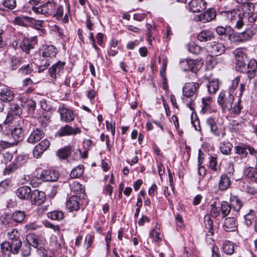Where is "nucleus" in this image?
<instances>
[{
    "label": "nucleus",
    "instance_id": "nucleus-4",
    "mask_svg": "<svg viewBox=\"0 0 257 257\" xmlns=\"http://www.w3.org/2000/svg\"><path fill=\"white\" fill-rule=\"evenodd\" d=\"M222 16L225 18L226 21L235 24V27L237 29H240L243 26L242 15L238 14L235 10L224 12L222 13Z\"/></svg>",
    "mask_w": 257,
    "mask_h": 257
},
{
    "label": "nucleus",
    "instance_id": "nucleus-58",
    "mask_svg": "<svg viewBox=\"0 0 257 257\" xmlns=\"http://www.w3.org/2000/svg\"><path fill=\"white\" fill-rule=\"evenodd\" d=\"M211 209L210 213L211 216L214 218H216L220 215V212L221 211L220 209H219L217 207L211 205Z\"/></svg>",
    "mask_w": 257,
    "mask_h": 257
},
{
    "label": "nucleus",
    "instance_id": "nucleus-46",
    "mask_svg": "<svg viewBox=\"0 0 257 257\" xmlns=\"http://www.w3.org/2000/svg\"><path fill=\"white\" fill-rule=\"evenodd\" d=\"M18 167L19 165L17 163H13L6 167L4 173L5 175H9L15 172Z\"/></svg>",
    "mask_w": 257,
    "mask_h": 257
},
{
    "label": "nucleus",
    "instance_id": "nucleus-32",
    "mask_svg": "<svg viewBox=\"0 0 257 257\" xmlns=\"http://www.w3.org/2000/svg\"><path fill=\"white\" fill-rule=\"evenodd\" d=\"M189 67H187L186 69L188 70H191L193 72H196L198 71L202 66V63L201 61L198 60L189 59Z\"/></svg>",
    "mask_w": 257,
    "mask_h": 257
},
{
    "label": "nucleus",
    "instance_id": "nucleus-21",
    "mask_svg": "<svg viewBox=\"0 0 257 257\" xmlns=\"http://www.w3.org/2000/svg\"><path fill=\"white\" fill-rule=\"evenodd\" d=\"M257 71V61L255 59H251L247 65L246 73L249 79L254 77Z\"/></svg>",
    "mask_w": 257,
    "mask_h": 257
},
{
    "label": "nucleus",
    "instance_id": "nucleus-62",
    "mask_svg": "<svg viewBox=\"0 0 257 257\" xmlns=\"http://www.w3.org/2000/svg\"><path fill=\"white\" fill-rule=\"evenodd\" d=\"M175 219H176L177 225L178 227L181 228L182 227H183L184 226L183 218L180 214H177L176 215Z\"/></svg>",
    "mask_w": 257,
    "mask_h": 257
},
{
    "label": "nucleus",
    "instance_id": "nucleus-54",
    "mask_svg": "<svg viewBox=\"0 0 257 257\" xmlns=\"http://www.w3.org/2000/svg\"><path fill=\"white\" fill-rule=\"evenodd\" d=\"M239 82V77H237L234 80L232 81L231 85L229 88V93H231L233 95L234 91L236 88L237 86L238 85Z\"/></svg>",
    "mask_w": 257,
    "mask_h": 257
},
{
    "label": "nucleus",
    "instance_id": "nucleus-55",
    "mask_svg": "<svg viewBox=\"0 0 257 257\" xmlns=\"http://www.w3.org/2000/svg\"><path fill=\"white\" fill-rule=\"evenodd\" d=\"M37 146L41 149H43V151L45 152L49 148L50 143L49 140L45 139L41 141Z\"/></svg>",
    "mask_w": 257,
    "mask_h": 257
},
{
    "label": "nucleus",
    "instance_id": "nucleus-2",
    "mask_svg": "<svg viewBox=\"0 0 257 257\" xmlns=\"http://www.w3.org/2000/svg\"><path fill=\"white\" fill-rule=\"evenodd\" d=\"M43 52L40 56V68L42 70L46 69L51 63V60L55 57L57 50L53 45L43 46Z\"/></svg>",
    "mask_w": 257,
    "mask_h": 257
},
{
    "label": "nucleus",
    "instance_id": "nucleus-23",
    "mask_svg": "<svg viewBox=\"0 0 257 257\" xmlns=\"http://www.w3.org/2000/svg\"><path fill=\"white\" fill-rule=\"evenodd\" d=\"M230 176L227 174H222L218 182V189L220 191H224L227 189L230 185Z\"/></svg>",
    "mask_w": 257,
    "mask_h": 257
},
{
    "label": "nucleus",
    "instance_id": "nucleus-17",
    "mask_svg": "<svg viewBox=\"0 0 257 257\" xmlns=\"http://www.w3.org/2000/svg\"><path fill=\"white\" fill-rule=\"evenodd\" d=\"M36 21L33 18L29 17H17L14 20V23L19 26L27 27L30 25L35 24Z\"/></svg>",
    "mask_w": 257,
    "mask_h": 257
},
{
    "label": "nucleus",
    "instance_id": "nucleus-13",
    "mask_svg": "<svg viewBox=\"0 0 257 257\" xmlns=\"http://www.w3.org/2000/svg\"><path fill=\"white\" fill-rule=\"evenodd\" d=\"M235 153L238 154L242 158L246 157L248 153L252 155H256V151L253 148L247 145H241L235 147Z\"/></svg>",
    "mask_w": 257,
    "mask_h": 257
},
{
    "label": "nucleus",
    "instance_id": "nucleus-61",
    "mask_svg": "<svg viewBox=\"0 0 257 257\" xmlns=\"http://www.w3.org/2000/svg\"><path fill=\"white\" fill-rule=\"evenodd\" d=\"M39 253L43 257H51L50 253L43 247H40L38 249Z\"/></svg>",
    "mask_w": 257,
    "mask_h": 257
},
{
    "label": "nucleus",
    "instance_id": "nucleus-59",
    "mask_svg": "<svg viewBox=\"0 0 257 257\" xmlns=\"http://www.w3.org/2000/svg\"><path fill=\"white\" fill-rule=\"evenodd\" d=\"M217 159L215 157H211L209 160V167L214 171H216Z\"/></svg>",
    "mask_w": 257,
    "mask_h": 257
},
{
    "label": "nucleus",
    "instance_id": "nucleus-35",
    "mask_svg": "<svg viewBox=\"0 0 257 257\" xmlns=\"http://www.w3.org/2000/svg\"><path fill=\"white\" fill-rule=\"evenodd\" d=\"M246 36H249V34L247 31H245L242 33L239 34H233L229 36V39L232 41L241 42L246 39Z\"/></svg>",
    "mask_w": 257,
    "mask_h": 257
},
{
    "label": "nucleus",
    "instance_id": "nucleus-27",
    "mask_svg": "<svg viewBox=\"0 0 257 257\" xmlns=\"http://www.w3.org/2000/svg\"><path fill=\"white\" fill-rule=\"evenodd\" d=\"M146 36L147 37V40L150 45H152V42L154 37L156 35V28L154 26L147 24L146 25Z\"/></svg>",
    "mask_w": 257,
    "mask_h": 257
},
{
    "label": "nucleus",
    "instance_id": "nucleus-39",
    "mask_svg": "<svg viewBox=\"0 0 257 257\" xmlns=\"http://www.w3.org/2000/svg\"><path fill=\"white\" fill-rule=\"evenodd\" d=\"M26 240L28 243L27 245L33 246L36 248L38 246L39 243L36 236L33 233H29L26 236Z\"/></svg>",
    "mask_w": 257,
    "mask_h": 257
},
{
    "label": "nucleus",
    "instance_id": "nucleus-49",
    "mask_svg": "<svg viewBox=\"0 0 257 257\" xmlns=\"http://www.w3.org/2000/svg\"><path fill=\"white\" fill-rule=\"evenodd\" d=\"M241 108L242 107L240 104V101L238 100L236 103L234 104L233 107L231 106V110L228 112V113L231 115L238 114L240 112Z\"/></svg>",
    "mask_w": 257,
    "mask_h": 257
},
{
    "label": "nucleus",
    "instance_id": "nucleus-36",
    "mask_svg": "<svg viewBox=\"0 0 257 257\" xmlns=\"http://www.w3.org/2000/svg\"><path fill=\"white\" fill-rule=\"evenodd\" d=\"M84 173V167L83 165H79L74 168L70 173L72 178H77L81 177Z\"/></svg>",
    "mask_w": 257,
    "mask_h": 257
},
{
    "label": "nucleus",
    "instance_id": "nucleus-57",
    "mask_svg": "<svg viewBox=\"0 0 257 257\" xmlns=\"http://www.w3.org/2000/svg\"><path fill=\"white\" fill-rule=\"evenodd\" d=\"M31 247L29 245H25L22 248V256L23 257L29 256L31 254Z\"/></svg>",
    "mask_w": 257,
    "mask_h": 257
},
{
    "label": "nucleus",
    "instance_id": "nucleus-10",
    "mask_svg": "<svg viewBox=\"0 0 257 257\" xmlns=\"http://www.w3.org/2000/svg\"><path fill=\"white\" fill-rule=\"evenodd\" d=\"M46 199L45 193L38 190L32 191L30 196L31 202L33 204L39 205L43 203Z\"/></svg>",
    "mask_w": 257,
    "mask_h": 257
},
{
    "label": "nucleus",
    "instance_id": "nucleus-6",
    "mask_svg": "<svg viewBox=\"0 0 257 257\" xmlns=\"http://www.w3.org/2000/svg\"><path fill=\"white\" fill-rule=\"evenodd\" d=\"M199 84L196 82H188L185 84L183 88V95L187 97H193L197 93Z\"/></svg>",
    "mask_w": 257,
    "mask_h": 257
},
{
    "label": "nucleus",
    "instance_id": "nucleus-31",
    "mask_svg": "<svg viewBox=\"0 0 257 257\" xmlns=\"http://www.w3.org/2000/svg\"><path fill=\"white\" fill-rule=\"evenodd\" d=\"M235 244L230 241L226 240L222 245V249L227 254H232L234 253Z\"/></svg>",
    "mask_w": 257,
    "mask_h": 257
},
{
    "label": "nucleus",
    "instance_id": "nucleus-48",
    "mask_svg": "<svg viewBox=\"0 0 257 257\" xmlns=\"http://www.w3.org/2000/svg\"><path fill=\"white\" fill-rule=\"evenodd\" d=\"M13 146H14V144L8 137L0 141V150L5 149Z\"/></svg>",
    "mask_w": 257,
    "mask_h": 257
},
{
    "label": "nucleus",
    "instance_id": "nucleus-20",
    "mask_svg": "<svg viewBox=\"0 0 257 257\" xmlns=\"http://www.w3.org/2000/svg\"><path fill=\"white\" fill-rule=\"evenodd\" d=\"M223 228L227 232L235 231L237 229V224L235 218H226L224 221Z\"/></svg>",
    "mask_w": 257,
    "mask_h": 257
},
{
    "label": "nucleus",
    "instance_id": "nucleus-12",
    "mask_svg": "<svg viewBox=\"0 0 257 257\" xmlns=\"http://www.w3.org/2000/svg\"><path fill=\"white\" fill-rule=\"evenodd\" d=\"M24 134L21 126H17L14 128L11 131V135L8 136L10 141L13 143L14 145H17L18 143L23 139Z\"/></svg>",
    "mask_w": 257,
    "mask_h": 257
},
{
    "label": "nucleus",
    "instance_id": "nucleus-50",
    "mask_svg": "<svg viewBox=\"0 0 257 257\" xmlns=\"http://www.w3.org/2000/svg\"><path fill=\"white\" fill-rule=\"evenodd\" d=\"M3 5L9 9H14L17 5L16 0H4Z\"/></svg>",
    "mask_w": 257,
    "mask_h": 257
},
{
    "label": "nucleus",
    "instance_id": "nucleus-51",
    "mask_svg": "<svg viewBox=\"0 0 257 257\" xmlns=\"http://www.w3.org/2000/svg\"><path fill=\"white\" fill-rule=\"evenodd\" d=\"M188 50L192 53L198 54L201 51V48L194 43H192L189 45Z\"/></svg>",
    "mask_w": 257,
    "mask_h": 257
},
{
    "label": "nucleus",
    "instance_id": "nucleus-64",
    "mask_svg": "<svg viewBox=\"0 0 257 257\" xmlns=\"http://www.w3.org/2000/svg\"><path fill=\"white\" fill-rule=\"evenodd\" d=\"M248 17V21L250 23L254 22L257 19V12H253L250 14H248L246 16Z\"/></svg>",
    "mask_w": 257,
    "mask_h": 257
},
{
    "label": "nucleus",
    "instance_id": "nucleus-45",
    "mask_svg": "<svg viewBox=\"0 0 257 257\" xmlns=\"http://www.w3.org/2000/svg\"><path fill=\"white\" fill-rule=\"evenodd\" d=\"M32 64H28L21 67L19 69V73L22 75L30 74L33 71Z\"/></svg>",
    "mask_w": 257,
    "mask_h": 257
},
{
    "label": "nucleus",
    "instance_id": "nucleus-29",
    "mask_svg": "<svg viewBox=\"0 0 257 257\" xmlns=\"http://www.w3.org/2000/svg\"><path fill=\"white\" fill-rule=\"evenodd\" d=\"M230 205L232 211L238 212L241 208L242 204L239 198L236 196H232L230 198Z\"/></svg>",
    "mask_w": 257,
    "mask_h": 257
},
{
    "label": "nucleus",
    "instance_id": "nucleus-19",
    "mask_svg": "<svg viewBox=\"0 0 257 257\" xmlns=\"http://www.w3.org/2000/svg\"><path fill=\"white\" fill-rule=\"evenodd\" d=\"M31 193L32 191L31 188L26 186L20 187L18 189L16 192L18 197L23 200L30 199Z\"/></svg>",
    "mask_w": 257,
    "mask_h": 257
},
{
    "label": "nucleus",
    "instance_id": "nucleus-25",
    "mask_svg": "<svg viewBox=\"0 0 257 257\" xmlns=\"http://www.w3.org/2000/svg\"><path fill=\"white\" fill-rule=\"evenodd\" d=\"M36 44L34 39L25 38L21 44V48L23 51L29 54L31 49L34 48V45Z\"/></svg>",
    "mask_w": 257,
    "mask_h": 257
},
{
    "label": "nucleus",
    "instance_id": "nucleus-47",
    "mask_svg": "<svg viewBox=\"0 0 257 257\" xmlns=\"http://www.w3.org/2000/svg\"><path fill=\"white\" fill-rule=\"evenodd\" d=\"M3 218V222L5 225H8V226H14L16 225V224H15L14 220H13L12 215H11L6 214Z\"/></svg>",
    "mask_w": 257,
    "mask_h": 257
},
{
    "label": "nucleus",
    "instance_id": "nucleus-30",
    "mask_svg": "<svg viewBox=\"0 0 257 257\" xmlns=\"http://www.w3.org/2000/svg\"><path fill=\"white\" fill-rule=\"evenodd\" d=\"M244 175L251 180L257 182V170L253 167H248L244 170Z\"/></svg>",
    "mask_w": 257,
    "mask_h": 257
},
{
    "label": "nucleus",
    "instance_id": "nucleus-24",
    "mask_svg": "<svg viewBox=\"0 0 257 257\" xmlns=\"http://www.w3.org/2000/svg\"><path fill=\"white\" fill-rule=\"evenodd\" d=\"M244 221L247 226H249L252 222L254 221L255 229L257 231V210H250L249 212L244 216Z\"/></svg>",
    "mask_w": 257,
    "mask_h": 257
},
{
    "label": "nucleus",
    "instance_id": "nucleus-43",
    "mask_svg": "<svg viewBox=\"0 0 257 257\" xmlns=\"http://www.w3.org/2000/svg\"><path fill=\"white\" fill-rule=\"evenodd\" d=\"M71 154V147H66L63 149L59 150L57 152V155L59 158L64 159L67 158Z\"/></svg>",
    "mask_w": 257,
    "mask_h": 257
},
{
    "label": "nucleus",
    "instance_id": "nucleus-26",
    "mask_svg": "<svg viewBox=\"0 0 257 257\" xmlns=\"http://www.w3.org/2000/svg\"><path fill=\"white\" fill-rule=\"evenodd\" d=\"M214 37L213 33L209 30H203L198 35V40L201 42L211 41Z\"/></svg>",
    "mask_w": 257,
    "mask_h": 257
},
{
    "label": "nucleus",
    "instance_id": "nucleus-15",
    "mask_svg": "<svg viewBox=\"0 0 257 257\" xmlns=\"http://www.w3.org/2000/svg\"><path fill=\"white\" fill-rule=\"evenodd\" d=\"M207 50L212 55H220L225 51V47L223 44L214 42L207 47Z\"/></svg>",
    "mask_w": 257,
    "mask_h": 257
},
{
    "label": "nucleus",
    "instance_id": "nucleus-9",
    "mask_svg": "<svg viewBox=\"0 0 257 257\" xmlns=\"http://www.w3.org/2000/svg\"><path fill=\"white\" fill-rule=\"evenodd\" d=\"M206 8V3L204 0H191L189 3V9L193 13H199Z\"/></svg>",
    "mask_w": 257,
    "mask_h": 257
},
{
    "label": "nucleus",
    "instance_id": "nucleus-38",
    "mask_svg": "<svg viewBox=\"0 0 257 257\" xmlns=\"http://www.w3.org/2000/svg\"><path fill=\"white\" fill-rule=\"evenodd\" d=\"M220 210L221 211L222 217H225L229 214L231 211V208L227 202L223 201L221 204Z\"/></svg>",
    "mask_w": 257,
    "mask_h": 257
},
{
    "label": "nucleus",
    "instance_id": "nucleus-44",
    "mask_svg": "<svg viewBox=\"0 0 257 257\" xmlns=\"http://www.w3.org/2000/svg\"><path fill=\"white\" fill-rule=\"evenodd\" d=\"M9 113L19 117L22 113V110L18 104H11Z\"/></svg>",
    "mask_w": 257,
    "mask_h": 257
},
{
    "label": "nucleus",
    "instance_id": "nucleus-56",
    "mask_svg": "<svg viewBox=\"0 0 257 257\" xmlns=\"http://www.w3.org/2000/svg\"><path fill=\"white\" fill-rule=\"evenodd\" d=\"M44 151H43V149H41L37 145L35 147L33 150V155L36 158H39L43 154Z\"/></svg>",
    "mask_w": 257,
    "mask_h": 257
},
{
    "label": "nucleus",
    "instance_id": "nucleus-63",
    "mask_svg": "<svg viewBox=\"0 0 257 257\" xmlns=\"http://www.w3.org/2000/svg\"><path fill=\"white\" fill-rule=\"evenodd\" d=\"M244 7L247 8V14H250L254 12V6L252 3H246L244 5Z\"/></svg>",
    "mask_w": 257,
    "mask_h": 257
},
{
    "label": "nucleus",
    "instance_id": "nucleus-1",
    "mask_svg": "<svg viewBox=\"0 0 257 257\" xmlns=\"http://www.w3.org/2000/svg\"><path fill=\"white\" fill-rule=\"evenodd\" d=\"M20 233L17 229H13L7 232V236L10 240L1 244L2 248L17 254L22 246V241L20 239Z\"/></svg>",
    "mask_w": 257,
    "mask_h": 257
},
{
    "label": "nucleus",
    "instance_id": "nucleus-22",
    "mask_svg": "<svg viewBox=\"0 0 257 257\" xmlns=\"http://www.w3.org/2000/svg\"><path fill=\"white\" fill-rule=\"evenodd\" d=\"M44 133L39 129L33 131L28 138V142L31 144L36 143L40 141L44 137Z\"/></svg>",
    "mask_w": 257,
    "mask_h": 257
},
{
    "label": "nucleus",
    "instance_id": "nucleus-60",
    "mask_svg": "<svg viewBox=\"0 0 257 257\" xmlns=\"http://www.w3.org/2000/svg\"><path fill=\"white\" fill-rule=\"evenodd\" d=\"M245 67V61H236V68L238 71H243Z\"/></svg>",
    "mask_w": 257,
    "mask_h": 257
},
{
    "label": "nucleus",
    "instance_id": "nucleus-11",
    "mask_svg": "<svg viewBox=\"0 0 257 257\" xmlns=\"http://www.w3.org/2000/svg\"><path fill=\"white\" fill-rule=\"evenodd\" d=\"M65 62L59 61L49 68L48 72L50 77L56 79L60 76V73L63 71Z\"/></svg>",
    "mask_w": 257,
    "mask_h": 257
},
{
    "label": "nucleus",
    "instance_id": "nucleus-41",
    "mask_svg": "<svg viewBox=\"0 0 257 257\" xmlns=\"http://www.w3.org/2000/svg\"><path fill=\"white\" fill-rule=\"evenodd\" d=\"M208 90L210 94L215 93L219 88L218 81L217 80H213L209 82L207 85Z\"/></svg>",
    "mask_w": 257,
    "mask_h": 257
},
{
    "label": "nucleus",
    "instance_id": "nucleus-18",
    "mask_svg": "<svg viewBox=\"0 0 257 257\" xmlns=\"http://www.w3.org/2000/svg\"><path fill=\"white\" fill-rule=\"evenodd\" d=\"M14 98V92L8 87H4L0 90V99L5 102H9Z\"/></svg>",
    "mask_w": 257,
    "mask_h": 257
},
{
    "label": "nucleus",
    "instance_id": "nucleus-52",
    "mask_svg": "<svg viewBox=\"0 0 257 257\" xmlns=\"http://www.w3.org/2000/svg\"><path fill=\"white\" fill-rule=\"evenodd\" d=\"M202 101L203 105L202 107V110L204 112L207 111L208 108L211 103L212 98L210 96H207L203 98Z\"/></svg>",
    "mask_w": 257,
    "mask_h": 257
},
{
    "label": "nucleus",
    "instance_id": "nucleus-37",
    "mask_svg": "<svg viewBox=\"0 0 257 257\" xmlns=\"http://www.w3.org/2000/svg\"><path fill=\"white\" fill-rule=\"evenodd\" d=\"M232 148V145L231 143L228 142H223L220 145V150L223 154L227 155L230 154Z\"/></svg>",
    "mask_w": 257,
    "mask_h": 257
},
{
    "label": "nucleus",
    "instance_id": "nucleus-8",
    "mask_svg": "<svg viewBox=\"0 0 257 257\" xmlns=\"http://www.w3.org/2000/svg\"><path fill=\"white\" fill-rule=\"evenodd\" d=\"M216 17V12L214 9H209L203 13H201L195 17L196 22H201L205 23L213 20Z\"/></svg>",
    "mask_w": 257,
    "mask_h": 257
},
{
    "label": "nucleus",
    "instance_id": "nucleus-40",
    "mask_svg": "<svg viewBox=\"0 0 257 257\" xmlns=\"http://www.w3.org/2000/svg\"><path fill=\"white\" fill-rule=\"evenodd\" d=\"M47 216L52 220H60L64 218V213L61 211H53L49 212Z\"/></svg>",
    "mask_w": 257,
    "mask_h": 257
},
{
    "label": "nucleus",
    "instance_id": "nucleus-33",
    "mask_svg": "<svg viewBox=\"0 0 257 257\" xmlns=\"http://www.w3.org/2000/svg\"><path fill=\"white\" fill-rule=\"evenodd\" d=\"M205 223V231L208 235L213 234V221L210 219L209 215H206L204 218Z\"/></svg>",
    "mask_w": 257,
    "mask_h": 257
},
{
    "label": "nucleus",
    "instance_id": "nucleus-28",
    "mask_svg": "<svg viewBox=\"0 0 257 257\" xmlns=\"http://www.w3.org/2000/svg\"><path fill=\"white\" fill-rule=\"evenodd\" d=\"M56 12L54 13L53 16L56 18L57 20H60L62 19V22L64 23L68 22V16L67 14L65 15L64 18L62 19V17L63 15L64 9L62 6H56Z\"/></svg>",
    "mask_w": 257,
    "mask_h": 257
},
{
    "label": "nucleus",
    "instance_id": "nucleus-14",
    "mask_svg": "<svg viewBox=\"0 0 257 257\" xmlns=\"http://www.w3.org/2000/svg\"><path fill=\"white\" fill-rule=\"evenodd\" d=\"M59 177V173L55 171L43 170L39 178L44 181H55Z\"/></svg>",
    "mask_w": 257,
    "mask_h": 257
},
{
    "label": "nucleus",
    "instance_id": "nucleus-16",
    "mask_svg": "<svg viewBox=\"0 0 257 257\" xmlns=\"http://www.w3.org/2000/svg\"><path fill=\"white\" fill-rule=\"evenodd\" d=\"M80 198L77 196H71L66 202V208L69 211H77L80 208Z\"/></svg>",
    "mask_w": 257,
    "mask_h": 257
},
{
    "label": "nucleus",
    "instance_id": "nucleus-7",
    "mask_svg": "<svg viewBox=\"0 0 257 257\" xmlns=\"http://www.w3.org/2000/svg\"><path fill=\"white\" fill-rule=\"evenodd\" d=\"M58 112L60 115V120L62 121L69 122L74 119L73 111L63 105L59 106Z\"/></svg>",
    "mask_w": 257,
    "mask_h": 257
},
{
    "label": "nucleus",
    "instance_id": "nucleus-3",
    "mask_svg": "<svg viewBox=\"0 0 257 257\" xmlns=\"http://www.w3.org/2000/svg\"><path fill=\"white\" fill-rule=\"evenodd\" d=\"M234 100V96L231 93L220 92L218 98V102L222 108L223 113L228 112L230 111L232 103Z\"/></svg>",
    "mask_w": 257,
    "mask_h": 257
},
{
    "label": "nucleus",
    "instance_id": "nucleus-34",
    "mask_svg": "<svg viewBox=\"0 0 257 257\" xmlns=\"http://www.w3.org/2000/svg\"><path fill=\"white\" fill-rule=\"evenodd\" d=\"M26 215L24 212L21 211H17L12 214L13 220L16 225L18 223H22L25 219Z\"/></svg>",
    "mask_w": 257,
    "mask_h": 257
},
{
    "label": "nucleus",
    "instance_id": "nucleus-53",
    "mask_svg": "<svg viewBox=\"0 0 257 257\" xmlns=\"http://www.w3.org/2000/svg\"><path fill=\"white\" fill-rule=\"evenodd\" d=\"M19 118L18 116H15L8 112L7 117L4 122V125H10L12 124L14 121H16Z\"/></svg>",
    "mask_w": 257,
    "mask_h": 257
},
{
    "label": "nucleus",
    "instance_id": "nucleus-42",
    "mask_svg": "<svg viewBox=\"0 0 257 257\" xmlns=\"http://www.w3.org/2000/svg\"><path fill=\"white\" fill-rule=\"evenodd\" d=\"M72 127L69 125H65L60 129L58 132V134L60 137L70 136L72 135Z\"/></svg>",
    "mask_w": 257,
    "mask_h": 257
},
{
    "label": "nucleus",
    "instance_id": "nucleus-5",
    "mask_svg": "<svg viewBox=\"0 0 257 257\" xmlns=\"http://www.w3.org/2000/svg\"><path fill=\"white\" fill-rule=\"evenodd\" d=\"M56 4L52 1H48L43 5L38 7H33L32 11L36 14L44 15L48 16L54 14L56 10Z\"/></svg>",
    "mask_w": 257,
    "mask_h": 257
}]
</instances>
